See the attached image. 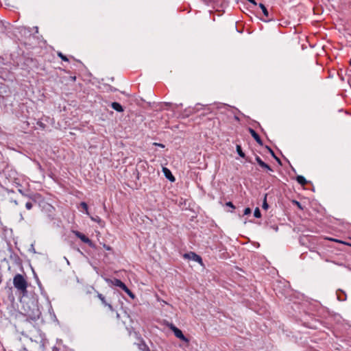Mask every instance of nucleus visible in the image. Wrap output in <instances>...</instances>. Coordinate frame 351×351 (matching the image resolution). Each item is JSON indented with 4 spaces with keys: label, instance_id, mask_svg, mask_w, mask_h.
<instances>
[{
    "label": "nucleus",
    "instance_id": "7c9ffc66",
    "mask_svg": "<svg viewBox=\"0 0 351 351\" xmlns=\"http://www.w3.org/2000/svg\"><path fill=\"white\" fill-rule=\"evenodd\" d=\"M23 219H24V217H23V214H22V213H21V214H20V220H21V221H23Z\"/></svg>",
    "mask_w": 351,
    "mask_h": 351
},
{
    "label": "nucleus",
    "instance_id": "39448f33",
    "mask_svg": "<svg viewBox=\"0 0 351 351\" xmlns=\"http://www.w3.org/2000/svg\"><path fill=\"white\" fill-rule=\"evenodd\" d=\"M184 257L190 260H192L195 262L202 263V259L201 256L195 254V252H190L189 253L184 254Z\"/></svg>",
    "mask_w": 351,
    "mask_h": 351
},
{
    "label": "nucleus",
    "instance_id": "f3484780",
    "mask_svg": "<svg viewBox=\"0 0 351 351\" xmlns=\"http://www.w3.org/2000/svg\"><path fill=\"white\" fill-rule=\"evenodd\" d=\"M138 348L142 351H149L148 346L145 344V342H141L138 344Z\"/></svg>",
    "mask_w": 351,
    "mask_h": 351
},
{
    "label": "nucleus",
    "instance_id": "393cba45",
    "mask_svg": "<svg viewBox=\"0 0 351 351\" xmlns=\"http://www.w3.org/2000/svg\"><path fill=\"white\" fill-rule=\"evenodd\" d=\"M119 287H120L124 291L128 289L127 286L123 282H121Z\"/></svg>",
    "mask_w": 351,
    "mask_h": 351
},
{
    "label": "nucleus",
    "instance_id": "72a5a7b5",
    "mask_svg": "<svg viewBox=\"0 0 351 351\" xmlns=\"http://www.w3.org/2000/svg\"><path fill=\"white\" fill-rule=\"evenodd\" d=\"M235 119L237 120H239V118L237 117H235Z\"/></svg>",
    "mask_w": 351,
    "mask_h": 351
},
{
    "label": "nucleus",
    "instance_id": "a878e982",
    "mask_svg": "<svg viewBox=\"0 0 351 351\" xmlns=\"http://www.w3.org/2000/svg\"><path fill=\"white\" fill-rule=\"evenodd\" d=\"M226 205L227 206H229V207L233 208V209L235 208V206H234V204L231 202H226Z\"/></svg>",
    "mask_w": 351,
    "mask_h": 351
},
{
    "label": "nucleus",
    "instance_id": "0eeeda50",
    "mask_svg": "<svg viewBox=\"0 0 351 351\" xmlns=\"http://www.w3.org/2000/svg\"><path fill=\"white\" fill-rule=\"evenodd\" d=\"M97 298L101 300L102 304L104 306L108 307V308L110 311H114V308H113L112 306L106 301L105 297L101 293H99L97 292Z\"/></svg>",
    "mask_w": 351,
    "mask_h": 351
},
{
    "label": "nucleus",
    "instance_id": "412c9836",
    "mask_svg": "<svg viewBox=\"0 0 351 351\" xmlns=\"http://www.w3.org/2000/svg\"><path fill=\"white\" fill-rule=\"evenodd\" d=\"M58 56L62 59V60L65 61V62L69 61V59L67 58V57L66 56H64V54H62V53L58 52Z\"/></svg>",
    "mask_w": 351,
    "mask_h": 351
},
{
    "label": "nucleus",
    "instance_id": "473e14b6",
    "mask_svg": "<svg viewBox=\"0 0 351 351\" xmlns=\"http://www.w3.org/2000/svg\"><path fill=\"white\" fill-rule=\"evenodd\" d=\"M264 21H270V19H265V20H264Z\"/></svg>",
    "mask_w": 351,
    "mask_h": 351
},
{
    "label": "nucleus",
    "instance_id": "5701e85b",
    "mask_svg": "<svg viewBox=\"0 0 351 351\" xmlns=\"http://www.w3.org/2000/svg\"><path fill=\"white\" fill-rule=\"evenodd\" d=\"M90 219H91V220H93V221H96V222H97V223H99V222H101V219H100V217H98V216H96V217H90Z\"/></svg>",
    "mask_w": 351,
    "mask_h": 351
},
{
    "label": "nucleus",
    "instance_id": "ddd939ff",
    "mask_svg": "<svg viewBox=\"0 0 351 351\" xmlns=\"http://www.w3.org/2000/svg\"><path fill=\"white\" fill-rule=\"evenodd\" d=\"M111 107L112 109H114V110L117 111V112H123V106L118 102H112L111 104Z\"/></svg>",
    "mask_w": 351,
    "mask_h": 351
},
{
    "label": "nucleus",
    "instance_id": "20e7f679",
    "mask_svg": "<svg viewBox=\"0 0 351 351\" xmlns=\"http://www.w3.org/2000/svg\"><path fill=\"white\" fill-rule=\"evenodd\" d=\"M25 197H27V199L23 202V204H25L26 209L29 210L36 204V199L34 197V195L32 196H25Z\"/></svg>",
    "mask_w": 351,
    "mask_h": 351
},
{
    "label": "nucleus",
    "instance_id": "b1692460",
    "mask_svg": "<svg viewBox=\"0 0 351 351\" xmlns=\"http://www.w3.org/2000/svg\"><path fill=\"white\" fill-rule=\"evenodd\" d=\"M252 212L251 209L250 208H246L244 210L243 215H247L250 214Z\"/></svg>",
    "mask_w": 351,
    "mask_h": 351
},
{
    "label": "nucleus",
    "instance_id": "2f4dec72",
    "mask_svg": "<svg viewBox=\"0 0 351 351\" xmlns=\"http://www.w3.org/2000/svg\"><path fill=\"white\" fill-rule=\"evenodd\" d=\"M265 147L268 149L269 152H270V150H272L269 146H266Z\"/></svg>",
    "mask_w": 351,
    "mask_h": 351
},
{
    "label": "nucleus",
    "instance_id": "a211bd4d",
    "mask_svg": "<svg viewBox=\"0 0 351 351\" xmlns=\"http://www.w3.org/2000/svg\"><path fill=\"white\" fill-rule=\"evenodd\" d=\"M267 194L265 195V197H264V200H263V208L265 209V210H267L268 208H269V205L267 202Z\"/></svg>",
    "mask_w": 351,
    "mask_h": 351
},
{
    "label": "nucleus",
    "instance_id": "423d86ee",
    "mask_svg": "<svg viewBox=\"0 0 351 351\" xmlns=\"http://www.w3.org/2000/svg\"><path fill=\"white\" fill-rule=\"evenodd\" d=\"M74 234H75V236L79 238L82 242L88 244L89 246H93V242L92 241L88 239L86 235H84V234L78 232V231H75L74 232Z\"/></svg>",
    "mask_w": 351,
    "mask_h": 351
},
{
    "label": "nucleus",
    "instance_id": "f03ea898",
    "mask_svg": "<svg viewBox=\"0 0 351 351\" xmlns=\"http://www.w3.org/2000/svg\"><path fill=\"white\" fill-rule=\"evenodd\" d=\"M19 193L21 195V196L17 199H12L11 202H13L16 206L23 204V202L26 200L27 197L25 196H32L34 195L32 193H25L21 189L18 190Z\"/></svg>",
    "mask_w": 351,
    "mask_h": 351
},
{
    "label": "nucleus",
    "instance_id": "6ab92c4d",
    "mask_svg": "<svg viewBox=\"0 0 351 351\" xmlns=\"http://www.w3.org/2000/svg\"><path fill=\"white\" fill-rule=\"evenodd\" d=\"M254 215L255 217L256 218H260L261 217V211L259 210L258 208H256L255 210H254Z\"/></svg>",
    "mask_w": 351,
    "mask_h": 351
},
{
    "label": "nucleus",
    "instance_id": "7ed1b4c3",
    "mask_svg": "<svg viewBox=\"0 0 351 351\" xmlns=\"http://www.w3.org/2000/svg\"><path fill=\"white\" fill-rule=\"evenodd\" d=\"M170 328L171 330L173 332L175 336L185 341V342H188L189 340L187 338L185 337V336L183 335L182 332L181 330H180L179 328H178L176 326H175L174 325L171 324V326H170Z\"/></svg>",
    "mask_w": 351,
    "mask_h": 351
},
{
    "label": "nucleus",
    "instance_id": "c85d7f7f",
    "mask_svg": "<svg viewBox=\"0 0 351 351\" xmlns=\"http://www.w3.org/2000/svg\"><path fill=\"white\" fill-rule=\"evenodd\" d=\"M269 153L271 154L273 158H276V154H274L273 150H270Z\"/></svg>",
    "mask_w": 351,
    "mask_h": 351
},
{
    "label": "nucleus",
    "instance_id": "4be33fe9",
    "mask_svg": "<svg viewBox=\"0 0 351 351\" xmlns=\"http://www.w3.org/2000/svg\"><path fill=\"white\" fill-rule=\"evenodd\" d=\"M125 292L132 299L135 298L134 294L128 288Z\"/></svg>",
    "mask_w": 351,
    "mask_h": 351
},
{
    "label": "nucleus",
    "instance_id": "aec40b11",
    "mask_svg": "<svg viewBox=\"0 0 351 351\" xmlns=\"http://www.w3.org/2000/svg\"><path fill=\"white\" fill-rule=\"evenodd\" d=\"M80 206L81 207L86 211V213L87 215H88V205L86 202H81L80 204Z\"/></svg>",
    "mask_w": 351,
    "mask_h": 351
},
{
    "label": "nucleus",
    "instance_id": "c756f323",
    "mask_svg": "<svg viewBox=\"0 0 351 351\" xmlns=\"http://www.w3.org/2000/svg\"><path fill=\"white\" fill-rule=\"evenodd\" d=\"M293 202L296 204V206H298L299 208H301V205L300 204V202H298V201H293Z\"/></svg>",
    "mask_w": 351,
    "mask_h": 351
},
{
    "label": "nucleus",
    "instance_id": "f8f14e48",
    "mask_svg": "<svg viewBox=\"0 0 351 351\" xmlns=\"http://www.w3.org/2000/svg\"><path fill=\"white\" fill-rule=\"evenodd\" d=\"M105 280L108 283L111 284V285L118 287L120 286V285L122 282L121 280L117 279V278H114V279L106 278Z\"/></svg>",
    "mask_w": 351,
    "mask_h": 351
},
{
    "label": "nucleus",
    "instance_id": "6e6552de",
    "mask_svg": "<svg viewBox=\"0 0 351 351\" xmlns=\"http://www.w3.org/2000/svg\"><path fill=\"white\" fill-rule=\"evenodd\" d=\"M248 131L257 143L260 145H263V141L256 131L251 128H249Z\"/></svg>",
    "mask_w": 351,
    "mask_h": 351
},
{
    "label": "nucleus",
    "instance_id": "1a4fd4ad",
    "mask_svg": "<svg viewBox=\"0 0 351 351\" xmlns=\"http://www.w3.org/2000/svg\"><path fill=\"white\" fill-rule=\"evenodd\" d=\"M255 159H256V161L257 162V163L259 165V166L261 167L262 168L265 169L270 171H273L272 169L270 167V166H269L267 164H266L265 162H263L259 156H256Z\"/></svg>",
    "mask_w": 351,
    "mask_h": 351
},
{
    "label": "nucleus",
    "instance_id": "bb28decb",
    "mask_svg": "<svg viewBox=\"0 0 351 351\" xmlns=\"http://www.w3.org/2000/svg\"><path fill=\"white\" fill-rule=\"evenodd\" d=\"M154 145H156V146L160 147L162 148L165 147V145L163 144H161V143H155Z\"/></svg>",
    "mask_w": 351,
    "mask_h": 351
},
{
    "label": "nucleus",
    "instance_id": "cd10ccee",
    "mask_svg": "<svg viewBox=\"0 0 351 351\" xmlns=\"http://www.w3.org/2000/svg\"><path fill=\"white\" fill-rule=\"evenodd\" d=\"M280 165H281V161L280 160L279 158H278L276 156V158H274Z\"/></svg>",
    "mask_w": 351,
    "mask_h": 351
},
{
    "label": "nucleus",
    "instance_id": "4468645a",
    "mask_svg": "<svg viewBox=\"0 0 351 351\" xmlns=\"http://www.w3.org/2000/svg\"><path fill=\"white\" fill-rule=\"evenodd\" d=\"M296 180L299 184H300L302 186L305 185L307 182L305 178L302 176H298L296 177Z\"/></svg>",
    "mask_w": 351,
    "mask_h": 351
},
{
    "label": "nucleus",
    "instance_id": "9d476101",
    "mask_svg": "<svg viewBox=\"0 0 351 351\" xmlns=\"http://www.w3.org/2000/svg\"><path fill=\"white\" fill-rule=\"evenodd\" d=\"M162 171L164 173L165 176L171 182L175 181V177L172 175L171 171L167 167L162 168Z\"/></svg>",
    "mask_w": 351,
    "mask_h": 351
},
{
    "label": "nucleus",
    "instance_id": "9b49d317",
    "mask_svg": "<svg viewBox=\"0 0 351 351\" xmlns=\"http://www.w3.org/2000/svg\"><path fill=\"white\" fill-rule=\"evenodd\" d=\"M337 297L338 300L343 302L347 300V295L344 291L341 289H338L337 291Z\"/></svg>",
    "mask_w": 351,
    "mask_h": 351
},
{
    "label": "nucleus",
    "instance_id": "dca6fc26",
    "mask_svg": "<svg viewBox=\"0 0 351 351\" xmlns=\"http://www.w3.org/2000/svg\"><path fill=\"white\" fill-rule=\"evenodd\" d=\"M236 149H237V152L239 155V156H241V158H245V155L244 152L242 151L241 145H237Z\"/></svg>",
    "mask_w": 351,
    "mask_h": 351
},
{
    "label": "nucleus",
    "instance_id": "f257e3e1",
    "mask_svg": "<svg viewBox=\"0 0 351 351\" xmlns=\"http://www.w3.org/2000/svg\"><path fill=\"white\" fill-rule=\"evenodd\" d=\"M13 284L15 288L22 292L27 291V282L21 274H16L13 279Z\"/></svg>",
    "mask_w": 351,
    "mask_h": 351
},
{
    "label": "nucleus",
    "instance_id": "2eb2a0df",
    "mask_svg": "<svg viewBox=\"0 0 351 351\" xmlns=\"http://www.w3.org/2000/svg\"><path fill=\"white\" fill-rule=\"evenodd\" d=\"M259 8L262 10V12L265 17L269 16V12L266 7L263 3H259Z\"/></svg>",
    "mask_w": 351,
    "mask_h": 351
}]
</instances>
